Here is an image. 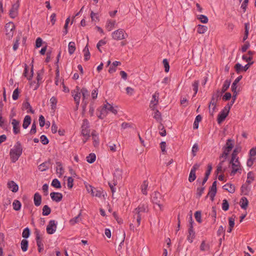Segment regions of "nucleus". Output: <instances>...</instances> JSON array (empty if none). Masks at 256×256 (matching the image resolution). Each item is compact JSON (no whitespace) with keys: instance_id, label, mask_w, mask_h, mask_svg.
Instances as JSON below:
<instances>
[{"instance_id":"4be33fe9","label":"nucleus","mask_w":256,"mask_h":256,"mask_svg":"<svg viewBox=\"0 0 256 256\" xmlns=\"http://www.w3.org/2000/svg\"><path fill=\"white\" fill-rule=\"evenodd\" d=\"M216 192L217 188H210L208 194L206 198H207L208 196H210V200L213 201L214 200V198L216 194Z\"/></svg>"},{"instance_id":"a211bd4d","label":"nucleus","mask_w":256,"mask_h":256,"mask_svg":"<svg viewBox=\"0 0 256 256\" xmlns=\"http://www.w3.org/2000/svg\"><path fill=\"white\" fill-rule=\"evenodd\" d=\"M34 201L36 206H38L40 205L42 202V196L38 192L34 194Z\"/></svg>"},{"instance_id":"e2e57ef3","label":"nucleus","mask_w":256,"mask_h":256,"mask_svg":"<svg viewBox=\"0 0 256 256\" xmlns=\"http://www.w3.org/2000/svg\"><path fill=\"white\" fill-rule=\"evenodd\" d=\"M20 36H17L16 38V40L14 42V44L13 45L12 48L14 50L16 51L18 50L19 46V41L20 40Z\"/></svg>"},{"instance_id":"0eeeda50","label":"nucleus","mask_w":256,"mask_h":256,"mask_svg":"<svg viewBox=\"0 0 256 256\" xmlns=\"http://www.w3.org/2000/svg\"><path fill=\"white\" fill-rule=\"evenodd\" d=\"M232 171L231 172L230 175L234 176L236 172H241L242 169L240 168V162H239L238 158H236L232 166Z\"/></svg>"},{"instance_id":"dca6fc26","label":"nucleus","mask_w":256,"mask_h":256,"mask_svg":"<svg viewBox=\"0 0 256 256\" xmlns=\"http://www.w3.org/2000/svg\"><path fill=\"white\" fill-rule=\"evenodd\" d=\"M135 210H138V212L146 213L148 212V206L146 204H141L135 208Z\"/></svg>"},{"instance_id":"49530a36","label":"nucleus","mask_w":256,"mask_h":256,"mask_svg":"<svg viewBox=\"0 0 256 256\" xmlns=\"http://www.w3.org/2000/svg\"><path fill=\"white\" fill-rule=\"evenodd\" d=\"M96 156L94 154L91 153L86 157V160L88 163L92 164L96 160Z\"/></svg>"},{"instance_id":"ddd939ff","label":"nucleus","mask_w":256,"mask_h":256,"mask_svg":"<svg viewBox=\"0 0 256 256\" xmlns=\"http://www.w3.org/2000/svg\"><path fill=\"white\" fill-rule=\"evenodd\" d=\"M12 124L13 126V132L15 134L20 132V122L16 119L12 120Z\"/></svg>"},{"instance_id":"412c9836","label":"nucleus","mask_w":256,"mask_h":256,"mask_svg":"<svg viewBox=\"0 0 256 256\" xmlns=\"http://www.w3.org/2000/svg\"><path fill=\"white\" fill-rule=\"evenodd\" d=\"M50 165V160L45 162L42 164H40V166H38V170L42 172H44L46 170L49 168Z\"/></svg>"},{"instance_id":"864d4df0","label":"nucleus","mask_w":256,"mask_h":256,"mask_svg":"<svg viewBox=\"0 0 256 256\" xmlns=\"http://www.w3.org/2000/svg\"><path fill=\"white\" fill-rule=\"evenodd\" d=\"M199 85V81L195 80L192 84L193 90L194 92L193 96H194L198 92Z\"/></svg>"},{"instance_id":"58836bf2","label":"nucleus","mask_w":256,"mask_h":256,"mask_svg":"<svg viewBox=\"0 0 256 256\" xmlns=\"http://www.w3.org/2000/svg\"><path fill=\"white\" fill-rule=\"evenodd\" d=\"M208 30L207 26L203 25L198 24V26L197 32L198 33L202 34L206 32Z\"/></svg>"},{"instance_id":"6e6d98bb","label":"nucleus","mask_w":256,"mask_h":256,"mask_svg":"<svg viewBox=\"0 0 256 256\" xmlns=\"http://www.w3.org/2000/svg\"><path fill=\"white\" fill-rule=\"evenodd\" d=\"M81 215V213L80 212L76 216H75L73 218L71 219L70 220V222L72 225H74L78 223L80 220V217Z\"/></svg>"},{"instance_id":"f3484780","label":"nucleus","mask_w":256,"mask_h":256,"mask_svg":"<svg viewBox=\"0 0 256 256\" xmlns=\"http://www.w3.org/2000/svg\"><path fill=\"white\" fill-rule=\"evenodd\" d=\"M8 187L12 192H16L18 190V185L14 181H10L8 183Z\"/></svg>"},{"instance_id":"a878e982","label":"nucleus","mask_w":256,"mask_h":256,"mask_svg":"<svg viewBox=\"0 0 256 256\" xmlns=\"http://www.w3.org/2000/svg\"><path fill=\"white\" fill-rule=\"evenodd\" d=\"M92 140H94V146H96L99 144V138L98 136V134L96 133L95 130H92Z\"/></svg>"},{"instance_id":"9d476101","label":"nucleus","mask_w":256,"mask_h":256,"mask_svg":"<svg viewBox=\"0 0 256 256\" xmlns=\"http://www.w3.org/2000/svg\"><path fill=\"white\" fill-rule=\"evenodd\" d=\"M228 112L226 111L225 110H223L220 113L218 114L217 121L218 124H221L224 120L226 119V116L228 114Z\"/></svg>"},{"instance_id":"bb28decb","label":"nucleus","mask_w":256,"mask_h":256,"mask_svg":"<svg viewBox=\"0 0 256 256\" xmlns=\"http://www.w3.org/2000/svg\"><path fill=\"white\" fill-rule=\"evenodd\" d=\"M250 190V188L246 182L244 184H243L241 187L242 192L244 195H248Z\"/></svg>"},{"instance_id":"a18cd8bd","label":"nucleus","mask_w":256,"mask_h":256,"mask_svg":"<svg viewBox=\"0 0 256 256\" xmlns=\"http://www.w3.org/2000/svg\"><path fill=\"white\" fill-rule=\"evenodd\" d=\"M51 185L56 188H60L62 187L60 182L57 178H54L52 180Z\"/></svg>"},{"instance_id":"7c9ffc66","label":"nucleus","mask_w":256,"mask_h":256,"mask_svg":"<svg viewBox=\"0 0 256 256\" xmlns=\"http://www.w3.org/2000/svg\"><path fill=\"white\" fill-rule=\"evenodd\" d=\"M68 52L70 54H72L74 53L76 50V44L74 42H70L68 44Z\"/></svg>"},{"instance_id":"f03ea898","label":"nucleus","mask_w":256,"mask_h":256,"mask_svg":"<svg viewBox=\"0 0 256 256\" xmlns=\"http://www.w3.org/2000/svg\"><path fill=\"white\" fill-rule=\"evenodd\" d=\"M112 36L113 39L120 40L126 38L128 36L123 29L120 28L114 31L112 34Z\"/></svg>"},{"instance_id":"5701e85b","label":"nucleus","mask_w":256,"mask_h":256,"mask_svg":"<svg viewBox=\"0 0 256 256\" xmlns=\"http://www.w3.org/2000/svg\"><path fill=\"white\" fill-rule=\"evenodd\" d=\"M31 120V117L28 115H27L24 117L22 124V127L26 129L29 126L30 124Z\"/></svg>"},{"instance_id":"c85d7f7f","label":"nucleus","mask_w":256,"mask_h":256,"mask_svg":"<svg viewBox=\"0 0 256 256\" xmlns=\"http://www.w3.org/2000/svg\"><path fill=\"white\" fill-rule=\"evenodd\" d=\"M104 108L106 110L107 112L109 111L114 114H117L116 110L111 104L108 102H106V104H104Z\"/></svg>"},{"instance_id":"5fc2aeb1","label":"nucleus","mask_w":256,"mask_h":256,"mask_svg":"<svg viewBox=\"0 0 256 256\" xmlns=\"http://www.w3.org/2000/svg\"><path fill=\"white\" fill-rule=\"evenodd\" d=\"M122 128L123 129H126V128H132L134 129V125L132 123H128V122H122Z\"/></svg>"},{"instance_id":"680f3d73","label":"nucleus","mask_w":256,"mask_h":256,"mask_svg":"<svg viewBox=\"0 0 256 256\" xmlns=\"http://www.w3.org/2000/svg\"><path fill=\"white\" fill-rule=\"evenodd\" d=\"M222 208L224 211L228 210L229 208V204L226 199H224L222 200Z\"/></svg>"},{"instance_id":"de8ad7c7","label":"nucleus","mask_w":256,"mask_h":256,"mask_svg":"<svg viewBox=\"0 0 256 256\" xmlns=\"http://www.w3.org/2000/svg\"><path fill=\"white\" fill-rule=\"evenodd\" d=\"M204 190H205L204 186L197 188L196 193L197 198H200L202 196Z\"/></svg>"},{"instance_id":"052dcab7","label":"nucleus","mask_w":256,"mask_h":256,"mask_svg":"<svg viewBox=\"0 0 256 256\" xmlns=\"http://www.w3.org/2000/svg\"><path fill=\"white\" fill-rule=\"evenodd\" d=\"M198 18L200 20V21L204 24H206L208 22V18L206 16L200 14L198 16Z\"/></svg>"},{"instance_id":"473e14b6","label":"nucleus","mask_w":256,"mask_h":256,"mask_svg":"<svg viewBox=\"0 0 256 256\" xmlns=\"http://www.w3.org/2000/svg\"><path fill=\"white\" fill-rule=\"evenodd\" d=\"M242 76H238L236 80H234L233 83L232 84L231 86L232 90H236L238 83L242 80Z\"/></svg>"},{"instance_id":"37998d69","label":"nucleus","mask_w":256,"mask_h":256,"mask_svg":"<svg viewBox=\"0 0 256 256\" xmlns=\"http://www.w3.org/2000/svg\"><path fill=\"white\" fill-rule=\"evenodd\" d=\"M80 92V94L82 93V98L84 99H87L90 96L89 92L85 88H82Z\"/></svg>"},{"instance_id":"8fccbe9b","label":"nucleus","mask_w":256,"mask_h":256,"mask_svg":"<svg viewBox=\"0 0 256 256\" xmlns=\"http://www.w3.org/2000/svg\"><path fill=\"white\" fill-rule=\"evenodd\" d=\"M116 24V21L109 20L107 22L106 28L108 31H110L114 27Z\"/></svg>"},{"instance_id":"f257e3e1","label":"nucleus","mask_w":256,"mask_h":256,"mask_svg":"<svg viewBox=\"0 0 256 256\" xmlns=\"http://www.w3.org/2000/svg\"><path fill=\"white\" fill-rule=\"evenodd\" d=\"M22 152V148L20 142L18 141L16 142L14 148L11 149L10 152L11 160L15 162L18 160Z\"/></svg>"},{"instance_id":"6e6552de","label":"nucleus","mask_w":256,"mask_h":256,"mask_svg":"<svg viewBox=\"0 0 256 256\" xmlns=\"http://www.w3.org/2000/svg\"><path fill=\"white\" fill-rule=\"evenodd\" d=\"M19 6L20 4L18 0L16 3L12 4V7L10 10L9 15L11 18H14L18 16V10Z\"/></svg>"},{"instance_id":"4468645a","label":"nucleus","mask_w":256,"mask_h":256,"mask_svg":"<svg viewBox=\"0 0 256 256\" xmlns=\"http://www.w3.org/2000/svg\"><path fill=\"white\" fill-rule=\"evenodd\" d=\"M76 88L78 90V91L76 92V94H72V96H74V100L76 104V109L78 110L79 104H80L81 94H80V92H79V90H80L79 87L77 86L76 87Z\"/></svg>"},{"instance_id":"69168bd1","label":"nucleus","mask_w":256,"mask_h":256,"mask_svg":"<svg viewBox=\"0 0 256 256\" xmlns=\"http://www.w3.org/2000/svg\"><path fill=\"white\" fill-rule=\"evenodd\" d=\"M24 106L26 109H29V111L28 110L27 112H30L32 114H34V111L32 109V108L30 104L28 102H26L24 104Z\"/></svg>"},{"instance_id":"9b49d317","label":"nucleus","mask_w":256,"mask_h":256,"mask_svg":"<svg viewBox=\"0 0 256 256\" xmlns=\"http://www.w3.org/2000/svg\"><path fill=\"white\" fill-rule=\"evenodd\" d=\"M50 196L52 200L56 202H60L62 198V194L60 192H52Z\"/></svg>"},{"instance_id":"0e129e2a","label":"nucleus","mask_w":256,"mask_h":256,"mask_svg":"<svg viewBox=\"0 0 256 256\" xmlns=\"http://www.w3.org/2000/svg\"><path fill=\"white\" fill-rule=\"evenodd\" d=\"M162 62L164 66L165 72H168L170 70V65L167 59H164Z\"/></svg>"},{"instance_id":"cd10ccee","label":"nucleus","mask_w":256,"mask_h":256,"mask_svg":"<svg viewBox=\"0 0 256 256\" xmlns=\"http://www.w3.org/2000/svg\"><path fill=\"white\" fill-rule=\"evenodd\" d=\"M98 110L100 111L99 114H97L98 118L100 119H103L106 116L108 113L106 110L104 108V106L100 110L99 109Z\"/></svg>"},{"instance_id":"f8f14e48","label":"nucleus","mask_w":256,"mask_h":256,"mask_svg":"<svg viewBox=\"0 0 256 256\" xmlns=\"http://www.w3.org/2000/svg\"><path fill=\"white\" fill-rule=\"evenodd\" d=\"M159 96V94L157 92H156L153 95L152 97V100L150 101V107L152 110L154 109V106H156L158 104V99Z\"/></svg>"},{"instance_id":"6ab92c4d","label":"nucleus","mask_w":256,"mask_h":256,"mask_svg":"<svg viewBox=\"0 0 256 256\" xmlns=\"http://www.w3.org/2000/svg\"><path fill=\"white\" fill-rule=\"evenodd\" d=\"M133 212L134 214V218H136L137 226H138L140 225L142 216V212H138V210H135L133 211Z\"/></svg>"},{"instance_id":"2f4dec72","label":"nucleus","mask_w":256,"mask_h":256,"mask_svg":"<svg viewBox=\"0 0 256 256\" xmlns=\"http://www.w3.org/2000/svg\"><path fill=\"white\" fill-rule=\"evenodd\" d=\"M21 248L22 250L24 252H26L28 250V240L26 239H24L21 241Z\"/></svg>"},{"instance_id":"c03bdc74","label":"nucleus","mask_w":256,"mask_h":256,"mask_svg":"<svg viewBox=\"0 0 256 256\" xmlns=\"http://www.w3.org/2000/svg\"><path fill=\"white\" fill-rule=\"evenodd\" d=\"M210 246L208 244H206L205 240H203L200 246V250L202 251L208 250H210Z\"/></svg>"},{"instance_id":"393cba45","label":"nucleus","mask_w":256,"mask_h":256,"mask_svg":"<svg viewBox=\"0 0 256 256\" xmlns=\"http://www.w3.org/2000/svg\"><path fill=\"white\" fill-rule=\"evenodd\" d=\"M114 179L117 182L118 180H120L122 178V170L120 169L116 168L114 174Z\"/></svg>"},{"instance_id":"423d86ee","label":"nucleus","mask_w":256,"mask_h":256,"mask_svg":"<svg viewBox=\"0 0 256 256\" xmlns=\"http://www.w3.org/2000/svg\"><path fill=\"white\" fill-rule=\"evenodd\" d=\"M162 196L158 192H154L152 194V202L154 204H157L160 210H162V205L160 204V200Z\"/></svg>"},{"instance_id":"a19ab883","label":"nucleus","mask_w":256,"mask_h":256,"mask_svg":"<svg viewBox=\"0 0 256 256\" xmlns=\"http://www.w3.org/2000/svg\"><path fill=\"white\" fill-rule=\"evenodd\" d=\"M50 103L52 110H55L56 108V104H57V99L56 97L52 96L50 99Z\"/></svg>"},{"instance_id":"1a4fd4ad","label":"nucleus","mask_w":256,"mask_h":256,"mask_svg":"<svg viewBox=\"0 0 256 256\" xmlns=\"http://www.w3.org/2000/svg\"><path fill=\"white\" fill-rule=\"evenodd\" d=\"M56 224L54 220H50L46 227V232L48 234H53L56 230Z\"/></svg>"},{"instance_id":"7ed1b4c3","label":"nucleus","mask_w":256,"mask_h":256,"mask_svg":"<svg viewBox=\"0 0 256 256\" xmlns=\"http://www.w3.org/2000/svg\"><path fill=\"white\" fill-rule=\"evenodd\" d=\"M232 142V140L231 139H228L227 140L226 146L223 148L224 150V152L220 156V158H224L225 159L226 158L230 152L232 150L234 147V144Z\"/></svg>"},{"instance_id":"c756f323","label":"nucleus","mask_w":256,"mask_h":256,"mask_svg":"<svg viewBox=\"0 0 256 256\" xmlns=\"http://www.w3.org/2000/svg\"><path fill=\"white\" fill-rule=\"evenodd\" d=\"M216 102H210L208 108H209V112L212 116H213L214 112H215L216 110Z\"/></svg>"},{"instance_id":"4c0bfd02","label":"nucleus","mask_w":256,"mask_h":256,"mask_svg":"<svg viewBox=\"0 0 256 256\" xmlns=\"http://www.w3.org/2000/svg\"><path fill=\"white\" fill-rule=\"evenodd\" d=\"M56 164L57 165L56 172L59 174L60 176H62L64 172V170L62 166V163L58 162H56Z\"/></svg>"},{"instance_id":"2eb2a0df","label":"nucleus","mask_w":256,"mask_h":256,"mask_svg":"<svg viewBox=\"0 0 256 256\" xmlns=\"http://www.w3.org/2000/svg\"><path fill=\"white\" fill-rule=\"evenodd\" d=\"M188 232L187 240L190 243H192L193 242V239L195 238V232L193 229V226H189Z\"/></svg>"},{"instance_id":"603ef678","label":"nucleus","mask_w":256,"mask_h":256,"mask_svg":"<svg viewBox=\"0 0 256 256\" xmlns=\"http://www.w3.org/2000/svg\"><path fill=\"white\" fill-rule=\"evenodd\" d=\"M196 172L191 170L188 176V180L190 182H194L196 180Z\"/></svg>"},{"instance_id":"774afa93","label":"nucleus","mask_w":256,"mask_h":256,"mask_svg":"<svg viewBox=\"0 0 256 256\" xmlns=\"http://www.w3.org/2000/svg\"><path fill=\"white\" fill-rule=\"evenodd\" d=\"M19 94H20V92H19L18 88H17L15 89L12 94V99L14 100H18V98Z\"/></svg>"},{"instance_id":"bf43d9fd","label":"nucleus","mask_w":256,"mask_h":256,"mask_svg":"<svg viewBox=\"0 0 256 256\" xmlns=\"http://www.w3.org/2000/svg\"><path fill=\"white\" fill-rule=\"evenodd\" d=\"M201 215L202 214L200 211H196L194 213L195 218L196 220L199 223H201L202 222Z\"/></svg>"},{"instance_id":"4d7b16f0","label":"nucleus","mask_w":256,"mask_h":256,"mask_svg":"<svg viewBox=\"0 0 256 256\" xmlns=\"http://www.w3.org/2000/svg\"><path fill=\"white\" fill-rule=\"evenodd\" d=\"M159 130H160L162 132H160V134L162 136H164L166 134V130H165L163 124L160 123L158 127Z\"/></svg>"},{"instance_id":"f704fd0d","label":"nucleus","mask_w":256,"mask_h":256,"mask_svg":"<svg viewBox=\"0 0 256 256\" xmlns=\"http://www.w3.org/2000/svg\"><path fill=\"white\" fill-rule=\"evenodd\" d=\"M12 206H13V208L16 210V211H18V210H20V208H21V206H22V204H21V203L18 200H14L12 203Z\"/></svg>"},{"instance_id":"3c124183","label":"nucleus","mask_w":256,"mask_h":256,"mask_svg":"<svg viewBox=\"0 0 256 256\" xmlns=\"http://www.w3.org/2000/svg\"><path fill=\"white\" fill-rule=\"evenodd\" d=\"M36 244L38 247V251L41 252L44 250V244L42 242V240H36Z\"/></svg>"},{"instance_id":"39448f33","label":"nucleus","mask_w":256,"mask_h":256,"mask_svg":"<svg viewBox=\"0 0 256 256\" xmlns=\"http://www.w3.org/2000/svg\"><path fill=\"white\" fill-rule=\"evenodd\" d=\"M6 34V36L10 39L13 36L14 30L15 26L12 22H9L5 26Z\"/></svg>"},{"instance_id":"c9c22d12","label":"nucleus","mask_w":256,"mask_h":256,"mask_svg":"<svg viewBox=\"0 0 256 256\" xmlns=\"http://www.w3.org/2000/svg\"><path fill=\"white\" fill-rule=\"evenodd\" d=\"M51 212L50 208L48 206L45 205L42 208V214L44 216H47L49 215Z\"/></svg>"},{"instance_id":"ea45409f","label":"nucleus","mask_w":256,"mask_h":256,"mask_svg":"<svg viewBox=\"0 0 256 256\" xmlns=\"http://www.w3.org/2000/svg\"><path fill=\"white\" fill-rule=\"evenodd\" d=\"M254 180V174L252 172H248L247 175V180L246 183L248 184H250Z\"/></svg>"},{"instance_id":"72a5a7b5","label":"nucleus","mask_w":256,"mask_h":256,"mask_svg":"<svg viewBox=\"0 0 256 256\" xmlns=\"http://www.w3.org/2000/svg\"><path fill=\"white\" fill-rule=\"evenodd\" d=\"M148 182L147 180H144L141 186V189L142 193L144 194H147V188L148 186Z\"/></svg>"},{"instance_id":"20e7f679","label":"nucleus","mask_w":256,"mask_h":256,"mask_svg":"<svg viewBox=\"0 0 256 256\" xmlns=\"http://www.w3.org/2000/svg\"><path fill=\"white\" fill-rule=\"evenodd\" d=\"M89 122L87 119H84L82 121V124L81 126L82 128V134L84 136H88L90 138V130Z\"/></svg>"},{"instance_id":"e433bc0d","label":"nucleus","mask_w":256,"mask_h":256,"mask_svg":"<svg viewBox=\"0 0 256 256\" xmlns=\"http://www.w3.org/2000/svg\"><path fill=\"white\" fill-rule=\"evenodd\" d=\"M230 80H226L224 81V84L222 86V92H225L227 90L230 84Z\"/></svg>"},{"instance_id":"79ce46f5","label":"nucleus","mask_w":256,"mask_h":256,"mask_svg":"<svg viewBox=\"0 0 256 256\" xmlns=\"http://www.w3.org/2000/svg\"><path fill=\"white\" fill-rule=\"evenodd\" d=\"M42 80V76L40 74V73L39 72H38L36 76L37 82L34 88V90H36L38 88L40 85V83L41 82Z\"/></svg>"},{"instance_id":"13d9d810","label":"nucleus","mask_w":256,"mask_h":256,"mask_svg":"<svg viewBox=\"0 0 256 256\" xmlns=\"http://www.w3.org/2000/svg\"><path fill=\"white\" fill-rule=\"evenodd\" d=\"M154 118H155L157 121L160 122L162 120L161 114L158 110H156L154 112Z\"/></svg>"},{"instance_id":"aec40b11","label":"nucleus","mask_w":256,"mask_h":256,"mask_svg":"<svg viewBox=\"0 0 256 256\" xmlns=\"http://www.w3.org/2000/svg\"><path fill=\"white\" fill-rule=\"evenodd\" d=\"M222 188L228 191L231 194H233L235 192V187L234 185L230 184V183H228L224 184Z\"/></svg>"},{"instance_id":"338daca9","label":"nucleus","mask_w":256,"mask_h":256,"mask_svg":"<svg viewBox=\"0 0 256 256\" xmlns=\"http://www.w3.org/2000/svg\"><path fill=\"white\" fill-rule=\"evenodd\" d=\"M40 142L43 144H47L49 142V140L45 135H42L40 138Z\"/></svg>"},{"instance_id":"b1692460","label":"nucleus","mask_w":256,"mask_h":256,"mask_svg":"<svg viewBox=\"0 0 256 256\" xmlns=\"http://www.w3.org/2000/svg\"><path fill=\"white\" fill-rule=\"evenodd\" d=\"M240 207L244 210H246L248 208V201L246 197H242L240 200Z\"/></svg>"},{"instance_id":"09e8293b","label":"nucleus","mask_w":256,"mask_h":256,"mask_svg":"<svg viewBox=\"0 0 256 256\" xmlns=\"http://www.w3.org/2000/svg\"><path fill=\"white\" fill-rule=\"evenodd\" d=\"M30 230L28 228H26L23 230L22 236L24 238H27L30 236Z\"/></svg>"}]
</instances>
